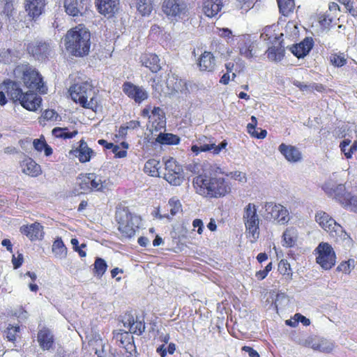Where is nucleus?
I'll use <instances>...</instances> for the list:
<instances>
[{"label":"nucleus","instance_id":"obj_44","mask_svg":"<svg viewBox=\"0 0 357 357\" xmlns=\"http://www.w3.org/2000/svg\"><path fill=\"white\" fill-rule=\"evenodd\" d=\"M280 12L284 16H288L294 11V0H277Z\"/></svg>","mask_w":357,"mask_h":357},{"label":"nucleus","instance_id":"obj_27","mask_svg":"<svg viewBox=\"0 0 357 357\" xmlns=\"http://www.w3.org/2000/svg\"><path fill=\"white\" fill-rule=\"evenodd\" d=\"M96 6L100 14L113 16L119 10V0H96Z\"/></svg>","mask_w":357,"mask_h":357},{"label":"nucleus","instance_id":"obj_56","mask_svg":"<svg viewBox=\"0 0 357 357\" xmlns=\"http://www.w3.org/2000/svg\"><path fill=\"white\" fill-rule=\"evenodd\" d=\"M273 268V264L272 262L268 263L265 268L264 270H261L259 271H257L255 273V277L258 280H262L268 275V273L272 270Z\"/></svg>","mask_w":357,"mask_h":357},{"label":"nucleus","instance_id":"obj_32","mask_svg":"<svg viewBox=\"0 0 357 357\" xmlns=\"http://www.w3.org/2000/svg\"><path fill=\"white\" fill-rule=\"evenodd\" d=\"M282 42H278L276 45L269 47L266 53L269 60L275 62L280 61L284 56V47Z\"/></svg>","mask_w":357,"mask_h":357},{"label":"nucleus","instance_id":"obj_63","mask_svg":"<svg viewBox=\"0 0 357 357\" xmlns=\"http://www.w3.org/2000/svg\"><path fill=\"white\" fill-rule=\"evenodd\" d=\"M194 228H197V233L202 234L204 229V224L201 219H195L192 222Z\"/></svg>","mask_w":357,"mask_h":357},{"label":"nucleus","instance_id":"obj_5","mask_svg":"<svg viewBox=\"0 0 357 357\" xmlns=\"http://www.w3.org/2000/svg\"><path fill=\"white\" fill-rule=\"evenodd\" d=\"M69 95L72 100L84 109L96 112L98 102L96 92L91 83L86 81L70 86Z\"/></svg>","mask_w":357,"mask_h":357},{"label":"nucleus","instance_id":"obj_9","mask_svg":"<svg viewBox=\"0 0 357 357\" xmlns=\"http://www.w3.org/2000/svg\"><path fill=\"white\" fill-rule=\"evenodd\" d=\"M316 262L324 270H331L336 263V254L333 247L326 242L320 243L314 250Z\"/></svg>","mask_w":357,"mask_h":357},{"label":"nucleus","instance_id":"obj_46","mask_svg":"<svg viewBox=\"0 0 357 357\" xmlns=\"http://www.w3.org/2000/svg\"><path fill=\"white\" fill-rule=\"evenodd\" d=\"M299 322H301L305 326H307L310 324V319L300 313L295 314L293 317L287 320L285 323L287 326L296 327L298 326Z\"/></svg>","mask_w":357,"mask_h":357},{"label":"nucleus","instance_id":"obj_8","mask_svg":"<svg viewBox=\"0 0 357 357\" xmlns=\"http://www.w3.org/2000/svg\"><path fill=\"white\" fill-rule=\"evenodd\" d=\"M243 220L248 237L251 238V243H255L259 238V220L257 214V208L254 204H248L244 208Z\"/></svg>","mask_w":357,"mask_h":357},{"label":"nucleus","instance_id":"obj_47","mask_svg":"<svg viewBox=\"0 0 357 357\" xmlns=\"http://www.w3.org/2000/svg\"><path fill=\"white\" fill-rule=\"evenodd\" d=\"M20 327L9 324L5 331L6 337L8 341L15 343L17 338L20 337Z\"/></svg>","mask_w":357,"mask_h":357},{"label":"nucleus","instance_id":"obj_36","mask_svg":"<svg viewBox=\"0 0 357 357\" xmlns=\"http://www.w3.org/2000/svg\"><path fill=\"white\" fill-rule=\"evenodd\" d=\"M20 58V52L14 51L11 49H1L0 50V62L8 64L14 62Z\"/></svg>","mask_w":357,"mask_h":357},{"label":"nucleus","instance_id":"obj_4","mask_svg":"<svg viewBox=\"0 0 357 357\" xmlns=\"http://www.w3.org/2000/svg\"><path fill=\"white\" fill-rule=\"evenodd\" d=\"M13 74L30 91L38 92L40 94L47 93V87L43 81V76L36 68L30 64L23 63L16 66L13 70Z\"/></svg>","mask_w":357,"mask_h":357},{"label":"nucleus","instance_id":"obj_16","mask_svg":"<svg viewBox=\"0 0 357 357\" xmlns=\"http://www.w3.org/2000/svg\"><path fill=\"white\" fill-rule=\"evenodd\" d=\"M315 220L319 226L332 236H335L343 231L341 225L324 211L317 212Z\"/></svg>","mask_w":357,"mask_h":357},{"label":"nucleus","instance_id":"obj_61","mask_svg":"<svg viewBox=\"0 0 357 357\" xmlns=\"http://www.w3.org/2000/svg\"><path fill=\"white\" fill-rule=\"evenodd\" d=\"M210 147L204 146H202L201 144L198 145H192L191 146V151L192 153H194L195 155H198L199 153L202 152H208L209 151Z\"/></svg>","mask_w":357,"mask_h":357},{"label":"nucleus","instance_id":"obj_24","mask_svg":"<svg viewBox=\"0 0 357 357\" xmlns=\"http://www.w3.org/2000/svg\"><path fill=\"white\" fill-rule=\"evenodd\" d=\"M79 146L75 149L70 151V154L75 155L81 163L89 162L94 155L92 149L89 148L84 139L79 142Z\"/></svg>","mask_w":357,"mask_h":357},{"label":"nucleus","instance_id":"obj_10","mask_svg":"<svg viewBox=\"0 0 357 357\" xmlns=\"http://www.w3.org/2000/svg\"><path fill=\"white\" fill-rule=\"evenodd\" d=\"M77 184L79 188L83 190L82 193L91 192L92 191H103L106 185V180L101 178L95 173H82L77 176Z\"/></svg>","mask_w":357,"mask_h":357},{"label":"nucleus","instance_id":"obj_2","mask_svg":"<svg viewBox=\"0 0 357 357\" xmlns=\"http://www.w3.org/2000/svg\"><path fill=\"white\" fill-rule=\"evenodd\" d=\"M0 89L1 106H4L8 102L6 94L13 103H19L29 111L35 112L41 106V97L30 91L23 92L20 83L16 81L6 79L0 84Z\"/></svg>","mask_w":357,"mask_h":357},{"label":"nucleus","instance_id":"obj_11","mask_svg":"<svg viewBox=\"0 0 357 357\" xmlns=\"http://www.w3.org/2000/svg\"><path fill=\"white\" fill-rule=\"evenodd\" d=\"M141 115L143 117H148L149 126L151 130L158 131L165 128V114L160 107H154L151 109V105H146L141 111Z\"/></svg>","mask_w":357,"mask_h":357},{"label":"nucleus","instance_id":"obj_12","mask_svg":"<svg viewBox=\"0 0 357 357\" xmlns=\"http://www.w3.org/2000/svg\"><path fill=\"white\" fill-rule=\"evenodd\" d=\"M162 10L172 21H178L187 15L188 6L183 0H164Z\"/></svg>","mask_w":357,"mask_h":357},{"label":"nucleus","instance_id":"obj_41","mask_svg":"<svg viewBox=\"0 0 357 357\" xmlns=\"http://www.w3.org/2000/svg\"><path fill=\"white\" fill-rule=\"evenodd\" d=\"M330 63L335 68H342L347 63V56L344 52L332 53L329 56Z\"/></svg>","mask_w":357,"mask_h":357},{"label":"nucleus","instance_id":"obj_42","mask_svg":"<svg viewBox=\"0 0 357 357\" xmlns=\"http://www.w3.org/2000/svg\"><path fill=\"white\" fill-rule=\"evenodd\" d=\"M238 47L241 55L246 57L247 59H251L253 57L255 45L250 39L243 40L240 43Z\"/></svg>","mask_w":357,"mask_h":357},{"label":"nucleus","instance_id":"obj_20","mask_svg":"<svg viewBox=\"0 0 357 357\" xmlns=\"http://www.w3.org/2000/svg\"><path fill=\"white\" fill-rule=\"evenodd\" d=\"M45 0H25L24 8L27 15L33 20H36L44 12Z\"/></svg>","mask_w":357,"mask_h":357},{"label":"nucleus","instance_id":"obj_7","mask_svg":"<svg viewBox=\"0 0 357 357\" xmlns=\"http://www.w3.org/2000/svg\"><path fill=\"white\" fill-rule=\"evenodd\" d=\"M115 218L118 224V230L121 236L130 238L135 236L139 229L140 218L132 214L128 208H118L116 211Z\"/></svg>","mask_w":357,"mask_h":357},{"label":"nucleus","instance_id":"obj_25","mask_svg":"<svg viewBox=\"0 0 357 357\" xmlns=\"http://www.w3.org/2000/svg\"><path fill=\"white\" fill-rule=\"evenodd\" d=\"M313 45V39L311 37H306L299 43L293 45L290 47V50L297 58H303L308 54L312 49Z\"/></svg>","mask_w":357,"mask_h":357},{"label":"nucleus","instance_id":"obj_43","mask_svg":"<svg viewBox=\"0 0 357 357\" xmlns=\"http://www.w3.org/2000/svg\"><path fill=\"white\" fill-rule=\"evenodd\" d=\"M161 144L176 145L180 142L178 136L172 133H160L156 139Z\"/></svg>","mask_w":357,"mask_h":357},{"label":"nucleus","instance_id":"obj_19","mask_svg":"<svg viewBox=\"0 0 357 357\" xmlns=\"http://www.w3.org/2000/svg\"><path fill=\"white\" fill-rule=\"evenodd\" d=\"M43 226L38 222L30 225H24L20 227V231L31 241L41 240L43 238Z\"/></svg>","mask_w":357,"mask_h":357},{"label":"nucleus","instance_id":"obj_51","mask_svg":"<svg viewBox=\"0 0 357 357\" xmlns=\"http://www.w3.org/2000/svg\"><path fill=\"white\" fill-rule=\"evenodd\" d=\"M278 271L282 275L291 277L292 275L289 263L286 259H282L278 264Z\"/></svg>","mask_w":357,"mask_h":357},{"label":"nucleus","instance_id":"obj_17","mask_svg":"<svg viewBox=\"0 0 357 357\" xmlns=\"http://www.w3.org/2000/svg\"><path fill=\"white\" fill-rule=\"evenodd\" d=\"M123 92L136 103L140 104L149 98L148 92L142 87L130 82H125L122 85Z\"/></svg>","mask_w":357,"mask_h":357},{"label":"nucleus","instance_id":"obj_39","mask_svg":"<svg viewBox=\"0 0 357 357\" xmlns=\"http://www.w3.org/2000/svg\"><path fill=\"white\" fill-rule=\"evenodd\" d=\"M33 146L38 152L44 151L45 156H50L53 153L52 149L47 144L43 135H41L39 139H33Z\"/></svg>","mask_w":357,"mask_h":357},{"label":"nucleus","instance_id":"obj_62","mask_svg":"<svg viewBox=\"0 0 357 357\" xmlns=\"http://www.w3.org/2000/svg\"><path fill=\"white\" fill-rule=\"evenodd\" d=\"M242 351L247 352L250 357H260L259 353L251 347L243 346Z\"/></svg>","mask_w":357,"mask_h":357},{"label":"nucleus","instance_id":"obj_13","mask_svg":"<svg viewBox=\"0 0 357 357\" xmlns=\"http://www.w3.org/2000/svg\"><path fill=\"white\" fill-rule=\"evenodd\" d=\"M164 178L175 186L180 185L184 180L183 167L173 158L165 162Z\"/></svg>","mask_w":357,"mask_h":357},{"label":"nucleus","instance_id":"obj_48","mask_svg":"<svg viewBox=\"0 0 357 357\" xmlns=\"http://www.w3.org/2000/svg\"><path fill=\"white\" fill-rule=\"evenodd\" d=\"M354 259H349L347 261H343L336 268V271L344 274L349 275L354 268Z\"/></svg>","mask_w":357,"mask_h":357},{"label":"nucleus","instance_id":"obj_6","mask_svg":"<svg viewBox=\"0 0 357 357\" xmlns=\"http://www.w3.org/2000/svg\"><path fill=\"white\" fill-rule=\"evenodd\" d=\"M322 189L329 197L336 200L344 208L357 213V196L348 192L344 184L337 183L330 179L325 182Z\"/></svg>","mask_w":357,"mask_h":357},{"label":"nucleus","instance_id":"obj_31","mask_svg":"<svg viewBox=\"0 0 357 357\" xmlns=\"http://www.w3.org/2000/svg\"><path fill=\"white\" fill-rule=\"evenodd\" d=\"M298 231L294 227H287L282 234V245L285 248H293L296 245Z\"/></svg>","mask_w":357,"mask_h":357},{"label":"nucleus","instance_id":"obj_26","mask_svg":"<svg viewBox=\"0 0 357 357\" xmlns=\"http://www.w3.org/2000/svg\"><path fill=\"white\" fill-rule=\"evenodd\" d=\"M197 142L199 144H201L202 146H206L210 147L208 152L212 153L213 155H218L221 151L225 149L228 145L226 139L222 140L220 144L216 145L215 139L211 136L207 137L203 135L198 139Z\"/></svg>","mask_w":357,"mask_h":357},{"label":"nucleus","instance_id":"obj_58","mask_svg":"<svg viewBox=\"0 0 357 357\" xmlns=\"http://www.w3.org/2000/svg\"><path fill=\"white\" fill-rule=\"evenodd\" d=\"M314 91L324 93L326 91V87L322 84L313 82L310 84V92Z\"/></svg>","mask_w":357,"mask_h":357},{"label":"nucleus","instance_id":"obj_59","mask_svg":"<svg viewBox=\"0 0 357 357\" xmlns=\"http://www.w3.org/2000/svg\"><path fill=\"white\" fill-rule=\"evenodd\" d=\"M258 0H238L241 8L248 10L252 8L254 3Z\"/></svg>","mask_w":357,"mask_h":357},{"label":"nucleus","instance_id":"obj_52","mask_svg":"<svg viewBox=\"0 0 357 357\" xmlns=\"http://www.w3.org/2000/svg\"><path fill=\"white\" fill-rule=\"evenodd\" d=\"M2 2L3 3V13L10 18L15 13V0H2Z\"/></svg>","mask_w":357,"mask_h":357},{"label":"nucleus","instance_id":"obj_22","mask_svg":"<svg viewBox=\"0 0 357 357\" xmlns=\"http://www.w3.org/2000/svg\"><path fill=\"white\" fill-rule=\"evenodd\" d=\"M197 63L199 70L213 73L216 67V59L211 52L204 51L198 57Z\"/></svg>","mask_w":357,"mask_h":357},{"label":"nucleus","instance_id":"obj_33","mask_svg":"<svg viewBox=\"0 0 357 357\" xmlns=\"http://www.w3.org/2000/svg\"><path fill=\"white\" fill-rule=\"evenodd\" d=\"M251 123L247 126V132L254 138L263 139L267 136V131L264 129L257 128V119L255 116H251Z\"/></svg>","mask_w":357,"mask_h":357},{"label":"nucleus","instance_id":"obj_34","mask_svg":"<svg viewBox=\"0 0 357 357\" xmlns=\"http://www.w3.org/2000/svg\"><path fill=\"white\" fill-rule=\"evenodd\" d=\"M125 326L129 327V332L137 335H141L145 331V324L142 321H135L134 317H129L124 323Z\"/></svg>","mask_w":357,"mask_h":357},{"label":"nucleus","instance_id":"obj_23","mask_svg":"<svg viewBox=\"0 0 357 357\" xmlns=\"http://www.w3.org/2000/svg\"><path fill=\"white\" fill-rule=\"evenodd\" d=\"M278 150L284 158L289 162L296 163L302 160V153L296 146L282 143Z\"/></svg>","mask_w":357,"mask_h":357},{"label":"nucleus","instance_id":"obj_28","mask_svg":"<svg viewBox=\"0 0 357 357\" xmlns=\"http://www.w3.org/2000/svg\"><path fill=\"white\" fill-rule=\"evenodd\" d=\"M37 339L43 350H50L54 343V335L47 328H43L38 332Z\"/></svg>","mask_w":357,"mask_h":357},{"label":"nucleus","instance_id":"obj_40","mask_svg":"<svg viewBox=\"0 0 357 357\" xmlns=\"http://www.w3.org/2000/svg\"><path fill=\"white\" fill-rule=\"evenodd\" d=\"M160 162L159 160L152 158L148 160L144 167V172L151 176H159Z\"/></svg>","mask_w":357,"mask_h":357},{"label":"nucleus","instance_id":"obj_35","mask_svg":"<svg viewBox=\"0 0 357 357\" xmlns=\"http://www.w3.org/2000/svg\"><path fill=\"white\" fill-rule=\"evenodd\" d=\"M114 338L118 343V345L121 347L128 349L133 340L132 336L130 332L120 330L119 332L114 333Z\"/></svg>","mask_w":357,"mask_h":357},{"label":"nucleus","instance_id":"obj_14","mask_svg":"<svg viewBox=\"0 0 357 357\" xmlns=\"http://www.w3.org/2000/svg\"><path fill=\"white\" fill-rule=\"evenodd\" d=\"M266 218L277 221L280 225H286L290 220L289 212L286 207L274 202L265 204Z\"/></svg>","mask_w":357,"mask_h":357},{"label":"nucleus","instance_id":"obj_53","mask_svg":"<svg viewBox=\"0 0 357 357\" xmlns=\"http://www.w3.org/2000/svg\"><path fill=\"white\" fill-rule=\"evenodd\" d=\"M227 177L237 181L240 183H245L247 182L246 174L240 171L231 172L226 174Z\"/></svg>","mask_w":357,"mask_h":357},{"label":"nucleus","instance_id":"obj_29","mask_svg":"<svg viewBox=\"0 0 357 357\" xmlns=\"http://www.w3.org/2000/svg\"><path fill=\"white\" fill-rule=\"evenodd\" d=\"M222 7V0H204L202 10L206 16L213 17L220 12Z\"/></svg>","mask_w":357,"mask_h":357},{"label":"nucleus","instance_id":"obj_21","mask_svg":"<svg viewBox=\"0 0 357 357\" xmlns=\"http://www.w3.org/2000/svg\"><path fill=\"white\" fill-rule=\"evenodd\" d=\"M20 167L22 173L31 177H37L41 175L43 172L40 165L27 155H25L20 162Z\"/></svg>","mask_w":357,"mask_h":357},{"label":"nucleus","instance_id":"obj_57","mask_svg":"<svg viewBox=\"0 0 357 357\" xmlns=\"http://www.w3.org/2000/svg\"><path fill=\"white\" fill-rule=\"evenodd\" d=\"M24 257L22 253H18L17 256L15 255L12 257V263L15 269L19 268L23 264Z\"/></svg>","mask_w":357,"mask_h":357},{"label":"nucleus","instance_id":"obj_3","mask_svg":"<svg viewBox=\"0 0 357 357\" xmlns=\"http://www.w3.org/2000/svg\"><path fill=\"white\" fill-rule=\"evenodd\" d=\"M64 44L66 51L72 56H86L91 48V33L82 24H79L67 31Z\"/></svg>","mask_w":357,"mask_h":357},{"label":"nucleus","instance_id":"obj_37","mask_svg":"<svg viewBox=\"0 0 357 357\" xmlns=\"http://www.w3.org/2000/svg\"><path fill=\"white\" fill-rule=\"evenodd\" d=\"M52 250L55 256L60 259L66 258L67 256L68 250L61 237H57L54 240Z\"/></svg>","mask_w":357,"mask_h":357},{"label":"nucleus","instance_id":"obj_38","mask_svg":"<svg viewBox=\"0 0 357 357\" xmlns=\"http://www.w3.org/2000/svg\"><path fill=\"white\" fill-rule=\"evenodd\" d=\"M52 134L56 138L66 139L75 137L78 134V131L77 130L70 131L67 127H56L52 130Z\"/></svg>","mask_w":357,"mask_h":357},{"label":"nucleus","instance_id":"obj_50","mask_svg":"<svg viewBox=\"0 0 357 357\" xmlns=\"http://www.w3.org/2000/svg\"><path fill=\"white\" fill-rule=\"evenodd\" d=\"M168 207L172 215H175L182 211V205L179 199L176 197L171 198L168 202Z\"/></svg>","mask_w":357,"mask_h":357},{"label":"nucleus","instance_id":"obj_30","mask_svg":"<svg viewBox=\"0 0 357 357\" xmlns=\"http://www.w3.org/2000/svg\"><path fill=\"white\" fill-rule=\"evenodd\" d=\"M140 61L142 66L149 68L152 73H156L161 69L160 59L155 54H144Z\"/></svg>","mask_w":357,"mask_h":357},{"label":"nucleus","instance_id":"obj_49","mask_svg":"<svg viewBox=\"0 0 357 357\" xmlns=\"http://www.w3.org/2000/svg\"><path fill=\"white\" fill-rule=\"evenodd\" d=\"M152 8L150 0H137V9L142 15H149Z\"/></svg>","mask_w":357,"mask_h":357},{"label":"nucleus","instance_id":"obj_55","mask_svg":"<svg viewBox=\"0 0 357 357\" xmlns=\"http://www.w3.org/2000/svg\"><path fill=\"white\" fill-rule=\"evenodd\" d=\"M313 349L323 352L328 353L331 351L333 347L331 344H328L326 341L321 340L317 344H314L312 346Z\"/></svg>","mask_w":357,"mask_h":357},{"label":"nucleus","instance_id":"obj_60","mask_svg":"<svg viewBox=\"0 0 357 357\" xmlns=\"http://www.w3.org/2000/svg\"><path fill=\"white\" fill-rule=\"evenodd\" d=\"M357 152V140L354 141L349 150L345 152V158L347 159H351L354 154Z\"/></svg>","mask_w":357,"mask_h":357},{"label":"nucleus","instance_id":"obj_45","mask_svg":"<svg viewBox=\"0 0 357 357\" xmlns=\"http://www.w3.org/2000/svg\"><path fill=\"white\" fill-rule=\"evenodd\" d=\"M107 269L106 261L100 258L96 257L93 264V273L98 278H101Z\"/></svg>","mask_w":357,"mask_h":357},{"label":"nucleus","instance_id":"obj_15","mask_svg":"<svg viewBox=\"0 0 357 357\" xmlns=\"http://www.w3.org/2000/svg\"><path fill=\"white\" fill-rule=\"evenodd\" d=\"M26 50L36 60L46 61L52 53V47L45 41H33L27 45Z\"/></svg>","mask_w":357,"mask_h":357},{"label":"nucleus","instance_id":"obj_18","mask_svg":"<svg viewBox=\"0 0 357 357\" xmlns=\"http://www.w3.org/2000/svg\"><path fill=\"white\" fill-rule=\"evenodd\" d=\"M90 0H65L66 12L71 16L83 15L88 10Z\"/></svg>","mask_w":357,"mask_h":357},{"label":"nucleus","instance_id":"obj_1","mask_svg":"<svg viewBox=\"0 0 357 357\" xmlns=\"http://www.w3.org/2000/svg\"><path fill=\"white\" fill-rule=\"evenodd\" d=\"M218 174H223L221 168L211 165L209 171L197 175L193 179V185L197 194L206 198L219 199L231 192V183Z\"/></svg>","mask_w":357,"mask_h":357},{"label":"nucleus","instance_id":"obj_64","mask_svg":"<svg viewBox=\"0 0 357 357\" xmlns=\"http://www.w3.org/2000/svg\"><path fill=\"white\" fill-rule=\"evenodd\" d=\"M128 134L127 128L124 125L120 126L118 133L115 135L116 137L121 139H125Z\"/></svg>","mask_w":357,"mask_h":357},{"label":"nucleus","instance_id":"obj_54","mask_svg":"<svg viewBox=\"0 0 357 357\" xmlns=\"http://www.w3.org/2000/svg\"><path fill=\"white\" fill-rule=\"evenodd\" d=\"M58 117L59 114L55 110L48 109L43 112L42 116L40 117V123H42V121L44 122L45 121H57Z\"/></svg>","mask_w":357,"mask_h":357}]
</instances>
